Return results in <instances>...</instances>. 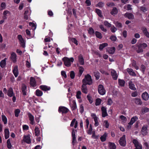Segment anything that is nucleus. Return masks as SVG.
<instances>
[{"mask_svg": "<svg viewBox=\"0 0 149 149\" xmlns=\"http://www.w3.org/2000/svg\"><path fill=\"white\" fill-rule=\"evenodd\" d=\"M29 25L33 28V29L35 30L36 28V25L34 23H33L32 22H29Z\"/></svg>", "mask_w": 149, "mask_h": 149, "instance_id": "nucleus-63", "label": "nucleus"}, {"mask_svg": "<svg viewBox=\"0 0 149 149\" xmlns=\"http://www.w3.org/2000/svg\"><path fill=\"white\" fill-rule=\"evenodd\" d=\"M87 98L90 103L91 104L93 102V100L92 97L90 95L88 94L87 95Z\"/></svg>", "mask_w": 149, "mask_h": 149, "instance_id": "nucleus-55", "label": "nucleus"}, {"mask_svg": "<svg viewBox=\"0 0 149 149\" xmlns=\"http://www.w3.org/2000/svg\"><path fill=\"white\" fill-rule=\"evenodd\" d=\"M108 45V44L107 43H103L100 45L99 47V49L100 50H102L103 48L107 46Z\"/></svg>", "mask_w": 149, "mask_h": 149, "instance_id": "nucleus-38", "label": "nucleus"}, {"mask_svg": "<svg viewBox=\"0 0 149 149\" xmlns=\"http://www.w3.org/2000/svg\"><path fill=\"white\" fill-rule=\"evenodd\" d=\"M7 143L8 148H11L12 145L10 143V141L9 139L7 140Z\"/></svg>", "mask_w": 149, "mask_h": 149, "instance_id": "nucleus-56", "label": "nucleus"}, {"mask_svg": "<svg viewBox=\"0 0 149 149\" xmlns=\"http://www.w3.org/2000/svg\"><path fill=\"white\" fill-rule=\"evenodd\" d=\"M35 135L36 136H38L40 134V130L39 128L37 127L36 126L34 130Z\"/></svg>", "mask_w": 149, "mask_h": 149, "instance_id": "nucleus-30", "label": "nucleus"}, {"mask_svg": "<svg viewBox=\"0 0 149 149\" xmlns=\"http://www.w3.org/2000/svg\"><path fill=\"white\" fill-rule=\"evenodd\" d=\"M30 84L33 88H35L36 86V81L34 78L33 77H31L30 79Z\"/></svg>", "mask_w": 149, "mask_h": 149, "instance_id": "nucleus-15", "label": "nucleus"}, {"mask_svg": "<svg viewBox=\"0 0 149 149\" xmlns=\"http://www.w3.org/2000/svg\"><path fill=\"white\" fill-rule=\"evenodd\" d=\"M113 101L110 98H109L107 100V104L111 105Z\"/></svg>", "mask_w": 149, "mask_h": 149, "instance_id": "nucleus-60", "label": "nucleus"}, {"mask_svg": "<svg viewBox=\"0 0 149 149\" xmlns=\"http://www.w3.org/2000/svg\"><path fill=\"white\" fill-rule=\"evenodd\" d=\"M114 23L116 27H118V28H120L121 27L122 24L121 23H119L118 22H115Z\"/></svg>", "mask_w": 149, "mask_h": 149, "instance_id": "nucleus-53", "label": "nucleus"}, {"mask_svg": "<svg viewBox=\"0 0 149 149\" xmlns=\"http://www.w3.org/2000/svg\"><path fill=\"white\" fill-rule=\"evenodd\" d=\"M10 14V12L8 10H6L4 11L3 13V19H6L7 18V16L8 15H9Z\"/></svg>", "mask_w": 149, "mask_h": 149, "instance_id": "nucleus-21", "label": "nucleus"}, {"mask_svg": "<svg viewBox=\"0 0 149 149\" xmlns=\"http://www.w3.org/2000/svg\"><path fill=\"white\" fill-rule=\"evenodd\" d=\"M92 130L93 128L92 125L91 124H90L89 129L87 130V133L89 134H91L93 132V131H92Z\"/></svg>", "mask_w": 149, "mask_h": 149, "instance_id": "nucleus-39", "label": "nucleus"}, {"mask_svg": "<svg viewBox=\"0 0 149 149\" xmlns=\"http://www.w3.org/2000/svg\"><path fill=\"white\" fill-rule=\"evenodd\" d=\"M20 112V110L18 109H16L15 111V116L16 117H17L19 116V113Z\"/></svg>", "mask_w": 149, "mask_h": 149, "instance_id": "nucleus-45", "label": "nucleus"}, {"mask_svg": "<svg viewBox=\"0 0 149 149\" xmlns=\"http://www.w3.org/2000/svg\"><path fill=\"white\" fill-rule=\"evenodd\" d=\"M8 95L10 97H11L13 96V90L12 88H10L9 89L8 92Z\"/></svg>", "mask_w": 149, "mask_h": 149, "instance_id": "nucleus-35", "label": "nucleus"}, {"mask_svg": "<svg viewBox=\"0 0 149 149\" xmlns=\"http://www.w3.org/2000/svg\"><path fill=\"white\" fill-rule=\"evenodd\" d=\"M118 83L121 86H123L124 85L125 82L123 80L119 79Z\"/></svg>", "mask_w": 149, "mask_h": 149, "instance_id": "nucleus-51", "label": "nucleus"}, {"mask_svg": "<svg viewBox=\"0 0 149 149\" xmlns=\"http://www.w3.org/2000/svg\"><path fill=\"white\" fill-rule=\"evenodd\" d=\"M149 111V109L146 107H144L143 108L141 109V112L143 113L148 112Z\"/></svg>", "mask_w": 149, "mask_h": 149, "instance_id": "nucleus-41", "label": "nucleus"}, {"mask_svg": "<svg viewBox=\"0 0 149 149\" xmlns=\"http://www.w3.org/2000/svg\"><path fill=\"white\" fill-rule=\"evenodd\" d=\"M125 17H127L129 19H133L134 18L133 15L131 13H126L124 14Z\"/></svg>", "mask_w": 149, "mask_h": 149, "instance_id": "nucleus-22", "label": "nucleus"}, {"mask_svg": "<svg viewBox=\"0 0 149 149\" xmlns=\"http://www.w3.org/2000/svg\"><path fill=\"white\" fill-rule=\"evenodd\" d=\"M30 137L31 136L29 134L26 136H24L23 140L27 143H31Z\"/></svg>", "mask_w": 149, "mask_h": 149, "instance_id": "nucleus-13", "label": "nucleus"}, {"mask_svg": "<svg viewBox=\"0 0 149 149\" xmlns=\"http://www.w3.org/2000/svg\"><path fill=\"white\" fill-rule=\"evenodd\" d=\"M101 111L102 112V116L103 117H105L108 115L106 109L105 107H102Z\"/></svg>", "mask_w": 149, "mask_h": 149, "instance_id": "nucleus-20", "label": "nucleus"}, {"mask_svg": "<svg viewBox=\"0 0 149 149\" xmlns=\"http://www.w3.org/2000/svg\"><path fill=\"white\" fill-rule=\"evenodd\" d=\"M40 88L43 91H49L50 89V87L45 85H41L40 86Z\"/></svg>", "mask_w": 149, "mask_h": 149, "instance_id": "nucleus-24", "label": "nucleus"}, {"mask_svg": "<svg viewBox=\"0 0 149 149\" xmlns=\"http://www.w3.org/2000/svg\"><path fill=\"white\" fill-rule=\"evenodd\" d=\"M63 60L65 65L68 67L71 65V63L73 62L74 61V59L72 57L69 58L67 57H65L63 58Z\"/></svg>", "mask_w": 149, "mask_h": 149, "instance_id": "nucleus-2", "label": "nucleus"}, {"mask_svg": "<svg viewBox=\"0 0 149 149\" xmlns=\"http://www.w3.org/2000/svg\"><path fill=\"white\" fill-rule=\"evenodd\" d=\"M109 145L110 149H116V146L113 143L109 142Z\"/></svg>", "mask_w": 149, "mask_h": 149, "instance_id": "nucleus-37", "label": "nucleus"}, {"mask_svg": "<svg viewBox=\"0 0 149 149\" xmlns=\"http://www.w3.org/2000/svg\"><path fill=\"white\" fill-rule=\"evenodd\" d=\"M107 135V134L105 132L103 135L101 136L100 139L102 142H104L106 141Z\"/></svg>", "mask_w": 149, "mask_h": 149, "instance_id": "nucleus-28", "label": "nucleus"}, {"mask_svg": "<svg viewBox=\"0 0 149 149\" xmlns=\"http://www.w3.org/2000/svg\"><path fill=\"white\" fill-rule=\"evenodd\" d=\"M140 9L143 12H145L147 10V8L144 6H142L140 7Z\"/></svg>", "mask_w": 149, "mask_h": 149, "instance_id": "nucleus-59", "label": "nucleus"}, {"mask_svg": "<svg viewBox=\"0 0 149 149\" xmlns=\"http://www.w3.org/2000/svg\"><path fill=\"white\" fill-rule=\"evenodd\" d=\"M79 73L80 76H81V74H82L84 70V69L83 67L82 66H80L79 67Z\"/></svg>", "mask_w": 149, "mask_h": 149, "instance_id": "nucleus-50", "label": "nucleus"}, {"mask_svg": "<svg viewBox=\"0 0 149 149\" xmlns=\"http://www.w3.org/2000/svg\"><path fill=\"white\" fill-rule=\"evenodd\" d=\"M77 121L74 118L72 121L70 126L72 127L74 126L75 128H76L77 127Z\"/></svg>", "mask_w": 149, "mask_h": 149, "instance_id": "nucleus-16", "label": "nucleus"}, {"mask_svg": "<svg viewBox=\"0 0 149 149\" xmlns=\"http://www.w3.org/2000/svg\"><path fill=\"white\" fill-rule=\"evenodd\" d=\"M95 34L97 37L100 39H101L102 38V34L100 32L98 31H96Z\"/></svg>", "mask_w": 149, "mask_h": 149, "instance_id": "nucleus-48", "label": "nucleus"}, {"mask_svg": "<svg viewBox=\"0 0 149 149\" xmlns=\"http://www.w3.org/2000/svg\"><path fill=\"white\" fill-rule=\"evenodd\" d=\"M42 94L43 93L41 91L38 89H37L36 91V95L37 96L40 97L42 96Z\"/></svg>", "mask_w": 149, "mask_h": 149, "instance_id": "nucleus-34", "label": "nucleus"}, {"mask_svg": "<svg viewBox=\"0 0 149 149\" xmlns=\"http://www.w3.org/2000/svg\"><path fill=\"white\" fill-rule=\"evenodd\" d=\"M59 112H62V113H66L68 112L69 110L67 108L63 107H60L58 109Z\"/></svg>", "mask_w": 149, "mask_h": 149, "instance_id": "nucleus-12", "label": "nucleus"}, {"mask_svg": "<svg viewBox=\"0 0 149 149\" xmlns=\"http://www.w3.org/2000/svg\"><path fill=\"white\" fill-rule=\"evenodd\" d=\"M132 5L130 4H127V5H125L123 7L124 9H125L126 10H131L132 9V8L131 7Z\"/></svg>", "mask_w": 149, "mask_h": 149, "instance_id": "nucleus-36", "label": "nucleus"}, {"mask_svg": "<svg viewBox=\"0 0 149 149\" xmlns=\"http://www.w3.org/2000/svg\"><path fill=\"white\" fill-rule=\"evenodd\" d=\"M127 72L130 75L134 76L136 75L135 73L133 71L132 69L130 68H127Z\"/></svg>", "mask_w": 149, "mask_h": 149, "instance_id": "nucleus-33", "label": "nucleus"}, {"mask_svg": "<svg viewBox=\"0 0 149 149\" xmlns=\"http://www.w3.org/2000/svg\"><path fill=\"white\" fill-rule=\"evenodd\" d=\"M2 118L3 121V122L4 124H6L7 123V118L4 115H2Z\"/></svg>", "mask_w": 149, "mask_h": 149, "instance_id": "nucleus-44", "label": "nucleus"}, {"mask_svg": "<svg viewBox=\"0 0 149 149\" xmlns=\"http://www.w3.org/2000/svg\"><path fill=\"white\" fill-rule=\"evenodd\" d=\"M81 92L80 91H78L77 92L76 97L77 99H80L81 98Z\"/></svg>", "mask_w": 149, "mask_h": 149, "instance_id": "nucleus-52", "label": "nucleus"}, {"mask_svg": "<svg viewBox=\"0 0 149 149\" xmlns=\"http://www.w3.org/2000/svg\"><path fill=\"white\" fill-rule=\"evenodd\" d=\"M138 119V118L136 116L133 117L131 118L130 121V124L131 125H133L135 121L137 120Z\"/></svg>", "mask_w": 149, "mask_h": 149, "instance_id": "nucleus-32", "label": "nucleus"}, {"mask_svg": "<svg viewBox=\"0 0 149 149\" xmlns=\"http://www.w3.org/2000/svg\"><path fill=\"white\" fill-rule=\"evenodd\" d=\"M104 24L106 26L108 27H110L111 26V24L106 21L104 22Z\"/></svg>", "mask_w": 149, "mask_h": 149, "instance_id": "nucleus-62", "label": "nucleus"}, {"mask_svg": "<svg viewBox=\"0 0 149 149\" xmlns=\"http://www.w3.org/2000/svg\"><path fill=\"white\" fill-rule=\"evenodd\" d=\"M118 13V10L115 7H113L111 12V14L113 15H116Z\"/></svg>", "mask_w": 149, "mask_h": 149, "instance_id": "nucleus-26", "label": "nucleus"}, {"mask_svg": "<svg viewBox=\"0 0 149 149\" xmlns=\"http://www.w3.org/2000/svg\"><path fill=\"white\" fill-rule=\"evenodd\" d=\"M147 47V45L145 43L140 44L138 46V49L136 51L137 53L142 52H143V49Z\"/></svg>", "mask_w": 149, "mask_h": 149, "instance_id": "nucleus-3", "label": "nucleus"}, {"mask_svg": "<svg viewBox=\"0 0 149 149\" xmlns=\"http://www.w3.org/2000/svg\"><path fill=\"white\" fill-rule=\"evenodd\" d=\"M78 61L80 64L81 65L84 64V59L82 55L81 54L78 56Z\"/></svg>", "mask_w": 149, "mask_h": 149, "instance_id": "nucleus-25", "label": "nucleus"}, {"mask_svg": "<svg viewBox=\"0 0 149 149\" xmlns=\"http://www.w3.org/2000/svg\"><path fill=\"white\" fill-rule=\"evenodd\" d=\"M111 75L113 78L114 80H116L118 78V75L116 73V71L114 70H112L111 71Z\"/></svg>", "mask_w": 149, "mask_h": 149, "instance_id": "nucleus-23", "label": "nucleus"}, {"mask_svg": "<svg viewBox=\"0 0 149 149\" xmlns=\"http://www.w3.org/2000/svg\"><path fill=\"white\" fill-rule=\"evenodd\" d=\"M1 10L5 9L6 7V4L5 2H2L1 4Z\"/></svg>", "mask_w": 149, "mask_h": 149, "instance_id": "nucleus-58", "label": "nucleus"}, {"mask_svg": "<svg viewBox=\"0 0 149 149\" xmlns=\"http://www.w3.org/2000/svg\"><path fill=\"white\" fill-rule=\"evenodd\" d=\"M88 33L91 35H93L94 33V31L93 29L91 28H89L88 30Z\"/></svg>", "mask_w": 149, "mask_h": 149, "instance_id": "nucleus-49", "label": "nucleus"}, {"mask_svg": "<svg viewBox=\"0 0 149 149\" xmlns=\"http://www.w3.org/2000/svg\"><path fill=\"white\" fill-rule=\"evenodd\" d=\"M133 142L135 146L136 147L135 149H142V147L141 145L136 140H133Z\"/></svg>", "mask_w": 149, "mask_h": 149, "instance_id": "nucleus-7", "label": "nucleus"}, {"mask_svg": "<svg viewBox=\"0 0 149 149\" xmlns=\"http://www.w3.org/2000/svg\"><path fill=\"white\" fill-rule=\"evenodd\" d=\"M101 101L102 100L100 98H97L95 100V105L96 106L99 105L101 104Z\"/></svg>", "mask_w": 149, "mask_h": 149, "instance_id": "nucleus-42", "label": "nucleus"}, {"mask_svg": "<svg viewBox=\"0 0 149 149\" xmlns=\"http://www.w3.org/2000/svg\"><path fill=\"white\" fill-rule=\"evenodd\" d=\"M6 61L4 60H3L1 61L0 63V65L1 68H3L6 65Z\"/></svg>", "mask_w": 149, "mask_h": 149, "instance_id": "nucleus-47", "label": "nucleus"}, {"mask_svg": "<svg viewBox=\"0 0 149 149\" xmlns=\"http://www.w3.org/2000/svg\"><path fill=\"white\" fill-rule=\"evenodd\" d=\"M129 86L131 90H135L136 88L134 85L132 83V81H130L129 82Z\"/></svg>", "mask_w": 149, "mask_h": 149, "instance_id": "nucleus-31", "label": "nucleus"}, {"mask_svg": "<svg viewBox=\"0 0 149 149\" xmlns=\"http://www.w3.org/2000/svg\"><path fill=\"white\" fill-rule=\"evenodd\" d=\"M98 91L99 93L101 95H104L106 93V90L102 85L100 84L99 85Z\"/></svg>", "mask_w": 149, "mask_h": 149, "instance_id": "nucleus-4", "label": "nucleus"}, {"mask_svg": "<svg viewBox=\"0 0 149 149\" xmlns=\"http://www.w3.org/2000/svg\"><path fill=\"white\" fill-rule=\"evenodd\" d=\"M104 125L106 128H108L109 126V124L107 120H105L104 122Z\"/></svg>", "mask_w": 149, "mask_h": 149, "instance_id": "nucleus-57", "label": "nucleus"}, {"mask_svg": "<svg viewBox=\"0 0 149 149\" xmlns=\"http://www.w3.org/2000/svg\"><path fill=\"white\" fill-rule=\"evenodd\" d=\"M13 72L15 77H17L19 74L17 66L16 65L13 67Z\"/></svg>", "mask_w": 149, "mask_h": 149, "instance_id": "nucleus-14", "label": "nucleus"}, {"mask_svg": "<svg viewBox=\"0 0 149 149\" xmlns=\"http://www.w3.org/2000/svg\"><path fill=\"white\" fill-rule=\"evenodd\" d=\"M70 76L71 78L72 79H73L74 78L75 76V74L73 71H71L70 72Z\"/></svg>", "mask_w": 149, "mask_h": 149, "instance_id": "nucleus-61", "label": "nucleus"}, {"mask_svg": "<svg viewBox=\"0 0 149 149\" xmlns=\"http://www.w3.org/2000/svg\"><path fill=\"white\" fill-rule=\"evenodd\" d=\"M111 30L112 32L114 33L117 30V29L115 26H113L111 27Z\"/></svg>", "mask_w": 149, "mask_h": 149, "instance_id": "nucleus-64", "label": "nucleus"}, {"mask_svg": "<svg viewBox=\"0 0 149 149\" xmlns=\"http://www.w3.org/2000/svg\"><path fill=\"white\" fill-rule=\"evenodd\" d=\"M91 116L94 120V121L95 122V127L98 126L99 125V123L98 122V118L96 116L95 114L94 113H91Z\"/></svg>", "mask_w": 149, "mask_h": 149, "instance_id": "nucleus-6", "label": "nucleus"}, {"mask_svg": "<svg viewBox=\"0 0 149 149\" xmlns=\"http://www.w3.org/2000/svg\"><path fill=\"white\" fill-rule=\"evenodd\" d=\"M26 86L24 85H22V91L24 95H26Z\"/></svg>", "mask_w": 149, "mask_h": 149, "instance_id": "nucleus-40", "label": "nucleus"}, {"mask_svg": "<svg viewBox=\"0 0 149 149\" xmlns=\"http://www.w3.org/2000/svg\"><path fill=\"white\" fill-rule=\"evenodd\" d=\"M11 58L12 61L15 63L17 61V55L14 52H12L11 54Z\"/></svg>", "mask_w": 149, "mask_h": 149, "instance_id": "nucleus-18", "label": "nucleus"}, {"mask_svg": "<svg viewBox=\"0 0 149 149\" xmlns=\"http://www.w3.org/2000/svg\"><path fill=\"white\" fill-rule=\"evenodd\" d=\"M86 84H83L81 86V90L83 93L87 94L88 93V89L86 86Z\"/></svg>", "mask_w": 149, "mask_h": 149, "instance_id": "nucleus-19", "label": "nucleus"}, {"mask_svg": "<svg viewBox=\"0 0 149 149\" xmlns=\"http://www.w3.org/2000/svg\"><path fill=\"white\" fill-rule=\"evenodd\" d=\"M95 11L98 14L99 17H102L101 11L100 10L98 9H95Z\"/></svg>", "mask_w": 149, "mask_h": 149, "instance_id": "nucleus-43", "label": "nucleus"}, {"mask_svg": "<svg viewBox=\"0 0 149 149\" xmlns=\"http://www.w3.org/2000/svg\"><path fill=\"white\" fill-rule=\"evenodd\" d=\"M28 116L29 118V120H30V123L32 125H35L34 116L30 113H28Z\"/></svg>", "mask_w": 149, "mask_h": 149, "instance_id": "nucleus-8", "label": "nucleus"}, {"mask_svg": "<svg viewBox=\"0 0 149 149\" xmlns=\"http://www.w3.org/2000/svg\"><path fill=\"white\" fill-rule=\"evenodd\" d=\"M141 133L143 136H145L147 134L148 130L147 126L146 125L143 126L141 131Z\"/></svg>", "mask_w": 149, "mask_h": 149, "instance_id": "nucleus-17", "label": "nucleus"}, {"mask_svg": "<svg viewBox=\"0 0 149 149\" xmlns=\"http://www.w3.org/2000/svg\"><path fill=\"white\" fill-rule=\"evenodd\" d=\"M141 97L142 99L145 101L148 100L149 99V95L146 92H145L142 93L141 95Z\"/></svg>", "mask_w": 149, "mask_h": 149, "instance_id": "nucleus-9", "label": "nucleus"}, {"mask_svg": "<svg viewBox=\"0 0 149 149\" xmlns=\"http://www.w3.org/2000/svg\"><path fill=\"white\" fill-rule=\"evenodd\" d=\"M120 118L121 119V120L124 123L126 122L127 121V118L126 117L124 116L123 115H121L120 116Z\"/></svg>", "mask_w": 149, "mask_h": 149, "instance_id": "nucleus-54", "label": "nucleus"}, {"mask_svg": "<svg viewBox=\"0 0 149 149\" xmlns=\"http://www.w3.org/2000/svg\"><path fill=\"white\" fill-rule=\"evenodd\" d=\"M17 38L19 40L20 44L23 47H25V42L22 36L20 35H18L17 36Z\"/></svg>", "mask_w": 149, "mask_h": 149, "instance_id": "nucleus-10", "label": "nucleus"}, {"mask_svg": "<svg viewBox=\"0 0 149 149\" xmlns=\"http://www.w3.org/2000/svg\"><path fill=\"white\" fill-rule=\"evenodd\" d=\"M132 66L134 67L136 70L138 69V67L136 65V63L135 61L132 60Z\"/></svg>", "mask_w": 149, "mask_h": 149, "instance_id": "nucleus-46", "label": "nucleus"}, {"mask_svg": "<svg viewBox=\"0 0 149 149\" xmlns=\"http://www.w3.org/2000/svg\"><path fill=\"white\" fill-rule=\"evenodd\" d=\"M115 50V48L114 47L109 48L107 49V51L108 52L111 54L114 53Z\"/></svg>", "mask_w": 149, "mask_h": 149, "instance_id": "nucleus-27", "label": "nucleus"}, {"mask_svg": "<svg viewBox=\"0 0 149 149\" xmlns=\"http://www.w3.org/2000/svg\"><path fill=\"white\" fill-rule=\"evenodd\" d=\"M119 144L121 146H125L126 141L125 140V135H123V136L120 138V140L119 141Z\"/></svg>", "mask_w": 149, "mask_h": 149, "instance_id": "nucleus-5", "label": "nucleus"}, {"mask_svg": "<svg viewBox=\"0 0 149 149\" xmlns=\"http://www.w3.org/2000/svg\"><path fill=\"white\" fill-rule=\"evenodd\" d=\"M133 101L134 103L137 105H141L142 104V102L140 98L136 97L133 98Z\"/></svg>", "mask_w": 149, "mask_h": 149, "instance_id": "nucleus-11", "label": "nucleus"}, {"mask_svg": "<svg viewBox=\"0 0 149 149\" xmlns=\"http://www.w3.org/2000/svg\"><path fill=\"white\" fill-rule=\"evenodd\" d=\"M82 83L86 85H91L93 83L91 76L89 74L85 75L84 78L82 80Z\"/></svg>", "mask_w": 149, "mask_h": 149, "instance_id": "nucleus-1", "label": "nucleus"}, {"mask_svg": "<svg viewBox=\"0 0 149 149\" xmlns=\"http://www.w3.org/2000/svg\"><path fill=\"white\" fill-rule=\"evenodd\" d=\"M5 137L6 139H8L9 137V131L8 129H6L4 130Z\"/></svg>", "mask_w": 149, "mask_h": 149, "instance_id": "nucleus-29", "label": "nucleus"}]
</instances>
